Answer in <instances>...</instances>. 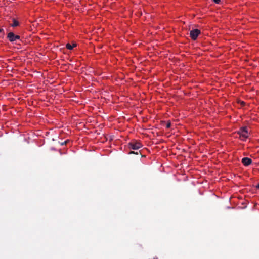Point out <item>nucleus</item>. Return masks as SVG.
<instances>
[{
  "mask_svg": "<svg viewBox=\"0 0 259 259\" xmlns=\"http://www.w3.org/2000/svg\"><path fill=\"white\" fill-rule=\"evenodd\" d=\"M238 134L242 140H245L248 137V133L246 127H242L238 131Z\"/></svg>",
  "mask_w": 259,
  "mask_h": 259,
  "instance_id": "obj_1",
  "label": "nucleus"
},
{
  "mask_svg": "<svg viewBox=\"0 0 259 259\" xmlns=\"http://www.w3.org/2000/svg\"><path fill=\"white\" fill-rule=\"evenodd\" d=\"M142 146V144L137 141H132L128 143V147L130 149L133 150H138Z\"/></svg>",
  "mask_w": 259,
  "mask_h": 259,
  "instance_id": "obj_2",
  "label": "nucleus"
},
{
  "mask_svg": "<svg viewBox=\"0 0 259 259\" xmlns=\"http://www.w3.org/2000/svg\"><path fill=\"white\" fill-rule=\"evenodd\" d=\"M200 34V30L198 29H194L190 31V35L192 39L195 40Z\"/></svg>",
  "mask_w": 259,
  "mask_h": 259,
  "instance_id": "obj_3",
  "label": "nucleus"
},
{
  "mask_svg": "<svg viewBox=\"0 0 259 259\" xmlns=\"http://www.w3.org/2000/svg\"><path fill=\"white\" fill-rule=\"evenodd\" d=\"M7 38L11 42H14L17 39H20V36L17 35H15L13 32H9L8 34Z\"/></svg>",
  "mask_w": 259,
  "mask_h": 259,
  "instance_id": "obj_4",
  "label": "nucleus"
},
{
  "mask_svg": "<svg viewBox=\"0 0 259 259\" xmlns=\"http://www.w3.org/2000/svg\"><path fill=\"white\" fill-rule=\"evenodd\" d=\"M241 161L244 166H247L249 165L251 163L252 160L251 159L248 157H244L242 159Z\"/></svg>",
  "mask_w": 259,
  "mask_h": 259,
  "instance_id": "obj_5",
  "label": "nucleus"
},
{
  "mask_svg": "<svg viewBox=\"0 0 259 259\" xmlns=\"http://www.w3.org/2000/svg\"><path fill=\"white\" fill-rule=\"evenodd\" d=\"M76 46V44H73V45H70V44L68 43L66 45V47L68 50H72L74 47Z\"/></svg>",
  "mask_w": 259,
  "mask_h": 259,
  "instance_id": "obj_6",
  "label": "nucleus"
},
{
  "mask_svg": "<svg viewBox=\"0 0 259 259\" xmlns=\"http://www.w3.org/2000/svg\"><path fill=\"white\" fill-rule=\"evenodd\" d=\"M19 25V22L17 21L16 19H13V23L11 24L12 27H16Z\"/></svg>",
  "mask_w": 259,
  "mask_h": 259,
  "instance_id": "obj_7",
  "label": "nucleus"
},
{
  "mask_svg": "<svg viewBox=\"0 0 259 259\" xmlns=\"http://www.w3.org/2000/svg\"><path fill=\"white\" fill-rule=\"evenodd\" d=\"M4 36V30L2 28H0V37H3Z\"/></svg>",
  "mask_w": 259,
  "mask_h": 259,
  "instance_id": "obj_8",
  "label": "nucleus"
},
{
  "mask_svg": "<svg viewBox=\"0 0 259 259\" xmlns=\"http://www.w3.org/2000/svg\"><path fill=\"white\" fill-rule=\"evenodd\" d=\"M170 126H171V123L170 122H168V123H167V124L166 125V127L167 128H168L170 127Z\"/></svg>",
  "mask_w": 259,
  "mask_h": 259,
  "instance_id": "obj_9",
  "label": "nucleus"
},
{
  "mask_svg": "<svg viewBox=\"0 0 259 259\" xmlns=\"http://www.w3.org/2000/svg\"><path fill=\"white\" fill-rule=\"evenodd\" d=\"M128 154H138V152H134V151H131L128 153Z\"/></svg>",
  "mask_w": 259,
  "mask_h": 259,
  "instance_id": "obj_10",
  "label": "nucleus"
},
{
  "mask_svg": "<svg viewBox=\"0 0 259 259\" xmlns=\"http://www.w3.org/2000/svg\"><path fill=\"white\" fill-rule=\"evenodd\" d=\"M213 1L216 4H219L221 0H213Z\"/></svg>",
  "mask_w": 259,
  "mask_h": 259,
  "instance_id": "obj_11",
  "label": "nucleus"
},
{
  "mask_svg": "<svg viewBox=\"0 0 259 259\" xmlns=\"http://www.w3.org/2000/svg\"><path fill=\"white\" fill-rule=\"evenodd\" d=\"M68 140H66V141H64V142L61 143V145H64L66 144L68 142Z\"/></svg>",
  "mask_w": 259,
  "mask_h": 259,
  "instance_id": "obj_12",
  "label": "nucleus"
},
{
  "mask_svg": "<svg viewBox=\"0 0 259 259\" xmlns=\"http://www.w3.org/2000/svg\"><path fill=\"white\" fill-rule=\"evenodd\" d=\"M256 188L259 189V184H258L256 186Z\"/></svg>",
  "mask_w": 259,
  "mask_h": 259,
  "instance_id": "obj_13",
  "label": "nucleus"
},
{
  "mask_svg": "<svg viewBox=\"0 0 259 259\" xmlns=\"http://www.w3.org/2000/svg\"><path fill=\"white\" fill-rule=\"evenodd\" d=\"M153 259H157V258H154Z\"/></svg>",
  "mask_w": 259,
  "mask_h": 259,
  "instance_id": "obj_14",
  "label": "nucleus"
}]
</instances>
